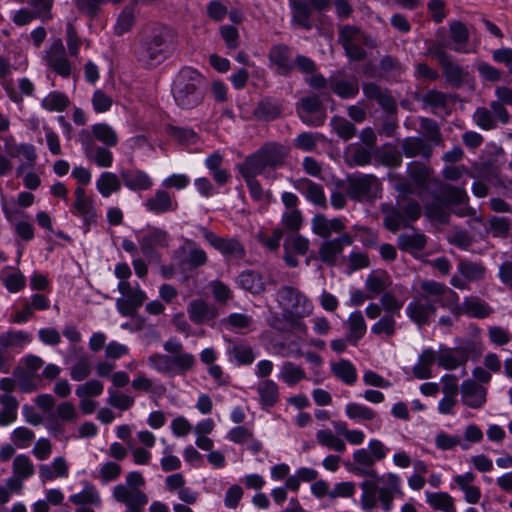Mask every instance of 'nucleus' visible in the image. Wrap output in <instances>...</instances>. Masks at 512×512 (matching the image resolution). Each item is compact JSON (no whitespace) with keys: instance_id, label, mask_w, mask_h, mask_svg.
<instances>
[{"instance_id":"nucleus-1","label":"nucleus","mask_w":512,"mask_h":512,"mask_svg":"<svg viewBox=\"0 0 512 512\" xmlns=\"http://www.w3.org/2000/svg\"><path fill=\"white\" fill-rule=\"evenodd\" d=\"M172 96L182 109H193L204 99V78L192 67L182 68L172 83Z\"/></svg>"},{"instance_id":"nucleus-2","label":"nucleus","mask_w":512,"mask_h":512,"mask_svg":"<svg viewBox=\"0 0 512 512\" xmlns=\"http://www.w3.org/2000/svg\"><path fill=\"white\" fill-rule=\"evenodd\" d=\"M287 155L288 150L284 145L278 143H267L255 153L247 156L245 160L238 165V169H243L258 175H264L267 171L274 170L282 166Z\"/></svg>"},{"instance_id":"nucleus-3","label":"nucleus","mask_w":512,"mask_h":512,"mask_svg":"<svg viewBox=\"0 0 512 512\" xmlns=\"http://www.w3.org/2000/svg\"><path fill=\"white\" fill-rule=\"evenodd\" d=\"M389 453V448L377 438H371L366 448L356 449L353 454V472L358 476L378 479L375 469L377 462L383 461Z\"/></svg>"},{"instance_id":"nucleus-4","label":"nucleus","mask_w":512,"mask_h":512,"mask_svg":"<svg viewBox=\"0 0 512 512\" xmlns=\"http://www.w3.org/2000/svg\"><path fill=\"white\" fill-rule=\"evenodd\" d=\"M276 300L288 322L301 320L313 311L312 302L303 292L292 286L281 287L277 291Z\"/></svg>"},{"instance_id":"nucleus-5","label":"nucleus","mask_w":512,"mask_h":512,"mask_svg":"<svg viewBox=\"0 0 512 512\" xmlns=\"http://www.w3.org/2000/svg\"><path fill=\"white\" fill-rule=\"evenodd\" d=\"M148 363L158 373L184 376L193 370L196 358L185 351L173 355L154 353L149 356Z\"/></svg>"},{"instance_id":"nucleus-6","label":"nucleus","mask_w":512,"mask_h":512,"mask_svg":"<svg viewBox=\"0 0 512 512\" xmlns=\"http://www.w3.org/2000/svg\"><path fill=\"white\" fill-rule=\"evenodd\" d=\"M382 186L371 174H353L347 177L346 194L358 202L371 201L381 197Z\"/></svg>"},{"instance_id":"nucleus-7","label":"nucleus","mask_w":512,"mask_h":512,"mask_svg":"<svg viewBox=\"0 0 512 512\" xmlns=\"http://www.w3.org/2000/svg\"><path fill=\"white\" fill-rule=\"evenodd\" d=\"M77 141L81 145L82 152L90 163L100 168H110L114 161L111 147L99 145L90 138L87 129H81L77 134Z\"/></svg>"},{"instance_id":"nucleus-8","label":"nucleus","mask_w":512,"mask_h":512,"mask_svg":"<svg viewBox=\"0 0 512 512\" xmlns=\"http://www.w3.org/2000/svg\"><path fill=\"white\" fill-rule=\"evenodd\" d=\"M168 55V46L164 35L156 32L146 38L137 51V59L143 65L156 66L163 62Z\"/></svg>"},{"instance_id":"nucleus-9","label":"nucleus","mask_w":512,"mask_h":512,"mask_svg":"<svg viewBox=\"0 0 512 512\" xmlns=\"http://www.w3.org/2000/svg\"><path fill=\"white\" fill-rule=\"evenodd\" d=\"M457 272L450 284L460 290L469 289L468 282H480L486 276V267L481 262H475L467 259H460L457 264Z\"/></svg>"},{"instance_id":"nucleus-10","label":"nucleus","mask_w":512,"mask_h":512,"mask_svg":"<svg viewBox=\"0 0 512 512\" xmlns=\"http://www.w3.org/2000/svg\"><path fill=\"white\" fill-rule=\"evenodd\" d=\"M170 241L169 233L158 227H148L138 240L141 252L147 259L158 258V250L167 248Z\"/></svg>"},{"instance_id":"nucleus-11","label":"nucleus","mask_w":512,"mask_h":512,"mask_svg":"<svg viewBox=\"0 0 512 512\" xmlns=\"http://www.w3.org/2000/svg\"><path fill=\"white\" fill-rule=\"evenodd\" d=\"M201 233L206 242L223 256L234 259H243L246 255L244 245L235 237H221L202 227Z\"/></svg>"},{"instance_id":"nucleus-12","label":"nucleus","mask_w":512,"mask_h":512,"mask_svg":"<svg viewBox=\"0 0 512 512\" xmlns=\"http://www.w3.org/2000/svg\"><path fill=\"white\" fill-rule=\"evenodd\" d=\"M339 41L350 59L359 61L365 58L364 46L367 45V38L358 28L343 27L340 30Z\"/></svg>"},{"instance_id":"nucleus-13","label":"nucleus","mask_w":512,"mask_h":512,"mask_svg":"<svg viewBox=\"0 0 512 512\" xmlns=\"http://www.w3.org/2000/svg\"><path fill=\"white\" fill-rule=\"evenodd\" d=\"M113 498L125 505V512H144L148 496L139 488L118 484L113 488Z\"/></svg>"},{"instance_id":"nucleus-14","label":"nucleus","mask_w":512,"mask_h":512,"mask_svg":"<svg viewBox=\"0 0 512 512\" xmlns=\"http://www.w3.org/2000/svg\"><path fill=\"white\" fill-rule=\"evenodd\" d=\"M75 200L71 207L72 215L80 218L83 222L85 230L96 223L97 213L94 207L93 199L86 194L82 186H78L74 190Z\"/></svg>"},{"instance_id":"nucleus-15","label":"nucleus","mask_w":512,"mask_h":512,"mask_svg":"<svg viewBox=\"0 0 512 512\" xmlns=\"http://www.w3.org/2000/svg\"><path fill=\"white\" fill-rule=\"evenodd\" d=\"M174 258L178 260L180 266H189L190 268H198L204 266L208 262V256L195 241L184 239L183 244L174 252Z\"/></svg>"},{"instance_id":"nucleus-16","label":"nucleus","mask_w":512,"mask_h":512,"mask_svg":"<svg viewBox=\"0 0 512 512\" xmlns=\"http://www.w3.org/2000/svg\"><path fill=\"white\" fill-rule=\"evenodd\" d=\"M344 411L346 417L354 422H367L366 428L372 433L382 428V420L378 413L365 404L349 402L345 405Z\"/></svg>"},{"instance_id":"nucleus-17","label":"nucleus","mask_w":512,"mask_h":512,"mask_svg":"<svg viewBox=\"0 0 512 512\" xmlns=\"http://www.w3.org/2000/svg\"><path fill=\"white\" fill-rule=\"evenodd\" d=\"M300 119L309 126L318 127L324 124L326 110L317 96H307L297 104Z\"/></svg>"},{"instance_id":"nucleus-18","label":"nucleus","mask_w":512,"mask_h":512,"mask_svg":"<svg viewBox=\"0 0 512 512\" xmlns=\"http://www.w3.org/2000/svg\"><path fill=\"white\" fill-rule=\"evenodd\" d=\"M421 290L423 292L421 297H427L432 300L434 305L440 304L442 307L449 309L459 300V296L454 290L436 281H423Z\"/></svg>"},{"instance_id":"nucleus-19","label":"nucleus","mask_w":512,"mask_h":512,"mask_svg":"<svg viewBox=\"0 0 512 512\" xmlns=\"http://www.w3.org/2000/svg\"><path fill=\"white\" fill-rule=\"evenodd\" d=\"M44 62L62 78H69L72 75V64L65 53L63 43L60 39L52 43L44 56Z\"/></svg>"},{"instance_id":"nucleus-20","label":"nucleus","mask_w":512,"mask_h":512,"mask_svg":"<svg viewBox=\"0 0 512 512\" xmlns=\"http://www.w3.org/2000/svg\"><path fill=\"white\" fill-rule=\"evenodd\" d=\"M408 318L419 327L429 325L436 315V307L427 297H415L406 307Z\"/></svg>"},{"instance_id":"nucleus-21","label":"nucleus","mask_w":512,"mask_h":512,"mask_svg":"<svg viewBox=\"0 0 512 512\" xmlns=\"http://www.w3.org/2000/svg\"><path fill=\"white\" fill-rule=\"evenodd\" d=\"M450 310L455 315H466L477 319L487 318L493 313L492 307L476 296L465 297L461 304L456 302Z\"/></svg>"},{"instance_id":"nucleus-22","label":"nucleus","mask_w":512,"mask_h":512,"mask_svg":"<svg viewBox=\"0 0 512 512\" xmlns=\"http://www.w3.org/2000/svg\"><path fill=\"white\" fill-rule=\"evenodd\" d=\"M65 363H71L69 375L72 380L80 382L87 379L92 371L91 360L81 348L72 347Z\"/></svg>"},{"instance_id":"nucleus-23","label":"nucleus","mask_w":512,"mask_h":512,"mask_svg":"<svg viewBox=\"0 0 512 512\" xmlns=\"http://www.w3.org/2000/svg\"><path fill=\"white\" fill-rule=\"evenodd\" d=\"M120 178L123 185L133 192L148 191L154 185L152 177L146 171L136 167L122 169L120 171Z\"/></svg>"},{"instance_id":"nucleus-24","label":"nucleus","mask_w":512,"mask_h":512,"mask_svg":"<svg viewBox=\"0 0 512 512\" xmlns=\"http://www.w3.org/2000/svg\"><path fill=\"white\" fill-rule=\"evenodd\" d=\"M352 243L353 237L347 233H342L339 237L326 240L320 246L319 258L327 265H334L344 247L350 246Z\"/></svg>"},{"instance_id":"nucleus-25","label":"nucleus","mask_w":512,"mask_h":512,"mask_svg":"<svg viewBox=\"0 0 512 512\" xmlns=\"http://www.w3.org/2000/svg\"><path fill=\"white\" fill-rule=\"evenodd\" d=\"M143 206L146 211L155 215H161L177 210L178 202L165 189H157L151 197L145 200Z\"/></svg>"},{"instance_id":"nucleus-26","label":"nucleus","mask_w":512,"mask_h":512,"mask_svg":"<svg viewBox=\"0 0 512 512\" xmlns=\"http://www.w3.org/2000/svg\"><path fill=\"white\" fill-rule=\"evenodd\" d=\"M460 393L462 403L472 409H479L486 403L487 390L475 380H464L460 386Z\"/></svg>"},{"instance_id":"nucleus-27","label":"nucleus","mask_w":512,"mask_h":512,"mask_svg":"<svg viewBox=\"0 0 512 512\" xmlns=\"http://www.w3.org/2000/svg\"><path fill=\"white\" fill-rule=\"evenodd\" d=\"M385 486L380 487L377 491L382 509L389 512L393 508V499L395 496H402L401 478L395 473H387L383 476Z\"/></svg>"},{"instance_id":"nucleus-28","label":"nucleus","mask_w":512,"mask_h":512,"mask_svg":"<svg viewBox=\"0 0 512 512\" xmlns=\"http://www.w3.org/2000/svg\"><path fill=\"white\" fill-rule=\"evenodd\" d=\"M268 58L270 64L275 67V72L279 75L287 76L293 70L292 54L287 45L277 44L272 46Z\"/></svg>"},{"instance_id":"nucleus-29","label":"nucleus","mask_w":512,"mask_h":512,"mask_svg":"<svg viewBox=\"0 0 512 512\" xmlns=\"http://www.w3.org/2000/svg\"><path fill=\"white\" fill-rule=\"evenodd\" d=\"M329 87L334 94L342 99H351L359 93V82L356 77L345 78L340 72L329 77Z\"/></svg>"},{"instance_id":"nucleus-30","label":"nucleus","mask_w":512,"mask_h":512,"mask_svg":"<svg viewBox=\"0 0 512 512\" xmlns=\"http://www.w3.org/2000/svg\"><path fill=\"white\" fill-rule=\"evenodd\" d=\"M146 299L147 295L145 291L140 288L139 284H136L134 290L127 297L117 299L116 307L122 316L132 317Z\"/></svg>"},{"instance_id":"nucleus-31","label":"nucleus","mask_w":512,"mask_h":512,"mask_svg":"<svg viewBox=\"0 0 512 512\" xmlns=\"http://www.w3.org/2000/svg\"><path fill=\"white\" fill-rule=\"evenodd\" d=\"M294 186L309 202L323 209L327 208L325 192L321 185L304 178L297 180Z\"/></svg>"},{"instance_id":"nucleus-32","label":"nucleus","mask_w":512,"mask_h":512,"mask_svg":"<svg viewBox=\"0 0 512 512\" xmlns=\"http://www.w3.org/2000/svg\"><path fill=\"white\" fill-rule=\"evenodd\" d=\"M312 231L322 238H328L332 233H341L346 225L341 218L327 219L323 214H316L311 220Z\"/></svg>"},{"instance_id":"nucleus-33","label":"nucleus","mask_w":512,"mask_h":512,"mask_svg":"<svg viewBox=\"0 0 512 512\" xmlns=\"http://www.w3.org/2000/svg\"><path fill=\"white\" fill-rule=\"evenodd\" d=\"M93 141L99 142L106 147H116L119 143L117 131L106 122H98L86 128Z\"/></svg>"},{"instance_id":"nucleus-34","label":"nucleus","mask_w":512,"mask_h":512,"mask_svg":"<svg viewBox=\"0 0 512 512\" xmlns=\"http://www.w3.org/2000/svg\"><path fill=\"white\" fill-rule=\"evenodd\" d=\"M475 479L476 475L473 472L459 474L453 478V482L463 492L464 500L468 504H477L481 499V489L473 484Z\"/></svg>"},{"instance_id":"nucleus-35","label":"nucleus","mask_w":512,"mask_h":512,"mask_svg":"<svg viewBox=\"0 0 512 512\" xmlns=\"http://www.w3.org/2000/svg\"><path fill=\"white\" fill-rule=\"evenodd\" d=\"M438 185L432 196L436 200H441L447 206L452 204H461L467 200L466 191L463 188L455 187L450 184L437 181Z\"/></svg>"},{"instance_id":"nucleus-36","label":"nucleus","mask_w":512,"mask_h":512,"mask_svg":"<svg viewBox=\"0 0 512 512\" xmlns=\"http://www.w3.org/2000/svg\"><path fill=\"white\" fill-rule=\"evenodd\" d=\"M256 390L262 409L267 410L274 407L280 399L279 386L271 379L260 381L257 384Z\"/></svg>"},{"instance_id":"nucleus-37","label":"nucleus","mask_w":512,"mask_h":512,"mask_svg":"<svg viewBox=\"0 0 512 512\" xmlns=\"http://www.w3.org/2000/svg\"><path fill=\"white\" fill-rule=\"evenodd\" d=\"M291 9V22L306 30L312 28L310 17L313 8L305 0H288Z\"/></svg>"},{"instance_id":"nucleus-38","label":"nucleus","mask_w":512,"mask_h":512,"mask_svg":"<svg viewBox=\"0 0 512 512\" xmlns=\"http://www.w3.org/2000/svg\"><path fill=\"white\" fill-rule=\"evenodd\" d=\"M39 479L45 483L57 478H66L69 474V467L63 457H56L51 464H42L38 468Z\"/></svg>"},{"instance_id":"nucleus-39","label":"nucleus","mask_w":512,"mask_h":512,"mask_svg":"<svg viewBox=\"0 0 512 512\" xmlns=\"http://www.w3.org/2000/svg\"><path fill=\"white\" fill-rule=\"evenodd\" d=\"M437 363V353L432 348L424 349L412 368L413 375L420 380L432 377V367Z\"/></svg>"},{"instance_id":"nucleus-40","label":"nucleus","mask_w":512,"mask_h":512,"mask_svg":"<svg viewBox=\"0 0 512 512\" xmlns=\"http://www.w3.org/2000/svg\"><path fill=\"white\" fill-rule=\"evenodd\" d=\"M403 154L407 158L421 156L429 159L432 155V146L419 137H407L401 143Z\"/></svg>"},{"instance_id":"nucleus-41","label":"nucleus","mask_w":512,"mask_h":512,"mask_svg":"<svg viewBox=\"0 0 512 512\" xmlns=\"http://www.w3.org/2000/svg\"><path fill=\"white\" fill-rule=\"evenodd\" d=\"M236 283L239 287L254 295L261 294L266 289L262 275L254 270L242 271L238 275Z\"/></svg>"},{"instance_id":"nucleus-42","label":"nucleus","mask_w":512,"mask_h":512,"mask_svg":"<svg viewBox=\"0 0 512 512\" xmlns=\"http://www.w3.org/2000/svg\"><path fill=\"white\" fill-rule=\"evenodd\" d=\"M381 212L384 215L383 224L389 231L394 233L400 228L410 227L399 206L385 203L381 205Z\"/></svg>"},{"instance_id":"nucleus-43","label":"nucleus","mask_w":512,"mask_h":512,"mask_svg":"<svg viewBox=\"0 0 512 512\" xmlns=\"http://www.w3.org/2000/svg\"><path fill=\"white\" fill-rule=\"evenodd\" d=\"M95 185L99 194L104 198H108L113 193H118L121 190L122 180L120 174L117 175L113 172L105 171L99 175Z\"/></svg>"},{"instance_id":"nucleus-44","label":"nucleus","mask_w":512,"mask_h":512,"mask_svg":"<svg viewBox=\"0 0 512 512\" xmlns=\"http://www.w3.org/2000/svg\"><path fill=\"white\" fill-rule=\"evenodd\" d=\"M330 367L332 374L344 384L352 386L356 383L357 369L350 360L340 359L337 362H332Z\"/></svg>"},{"instance_id":"nucleus-45","label":"nucleus","mask_w":512,"mask_h":512,"mask_svg":"<svg viewBox=\"0 0 512 512\" xmlns=\"http://www.w3.org/2000/svg\"><path fill=\"white\" fill-rule=\"evenodd\" d=\"M426 503L436 511L457 512L454 498L447 492H425Z\"/></svg>"},{"instance_id":"nucleus-46","label":"nucleus","mask_w":512,"mask_h":512,"mask_svg":"<svg viewBox=\"0 0 512 512\" xmlns=\"http://www.w3.org/2000/svg\"><path fill=\"white\" fill-rule=\"evenodd\" d=\"M441 68L447 82L451 85L460 86L472 80L469 71L451 59L441 66Z\"/></svg>"},{"instance_id":"nucleus-47","label":"nucleus","mask_w":512,"mask_h":512,"mask_svg":"<svg viewBox=\"0 0 512 512\" xmlns=\"http://www.w3.org/2000/svg\"><path fill=\"white\" fill-rule=\"evenodd\" d=\"M347 328V340L356 345L357 342L365 336L367 331V325L361 311L357 310L349 315Z\"/></svg>"},{"instance_id":"nucleus-48","label":"nucleus","mask_w":512,"mask_h":512,"mask_svg":"<svg viewBox=\"0 0 512 512\" xmlns=\"http://www.w3.org/2000/svg\"><path fill=\"white\" fill-rule=\"evenodd\" d=\"M437 353V364L445 370H456L464 366L463 357H461L455 348L441 345Z\"/></svg>"},{"instance_id":"nucleus-49","label":"nucleus","mask_w":512,"mask_h":512,"mask_svg":"<svg viewBox=\"0 0 512 512\" xmlns=\"http://www.w3.org/2000/svg\"><path fill=\"white\" fill-rule=\"evenodd\" d=\"M449 32L451 40L454 43L452 49L458 53H469L470 50L466 48V43L469 40L467 26L461 21H453L449 24Z\"/></svg>"},{"instance_id":"nucleus-50","label":"nucleus","mask_w":512,"mask_h":512,"mask_svg":"<svg viewBox=\"0 0 512 512\" xmlns=\"http://www.w3.org/2000/svg\"><path fill=\"white\" fill-rule=\"evenodd\" d=\"M305 370L291 361L284 362L279 371L278 378L286 385L292 387L306 379Z\"/></svg>"},{"instance_id":"nucleus-51","label":"nucleus","mask_w":512,"mask_h":512,"mask_svg":"<svg viewBox=\"0 0 512 512\" xmlns=\"http://www.w3.org/2000/svg\"><path fill=\"white\" fill-rule=\"evenodd\" d=\"M10 74L11 64L9 59L0 55V85L13 102L19 103L21 102V95L16 91L13 80L9 78Z\"/></svg>"},{"instance_id":"nucleus-52","label":"nucleus","mask_w":512,"mask_h":512,"mask_svg":"<svg viewBox=\"0 0 512 512\" xmlns=\"http://www.w3.org/2000/svg\"><path fill=\"white\" fill-rule=\"evenodd\" d=\"M187 313L190 320L198 325L214 317L213 309L202 299L192 300L187 307Z\"/></svg>"},{"instance_id":"nucleus-53","label":"nucleus","mask_w":512,"mask_h":512,"mask_svg":"<svg viewBox=\"0 0 512 512\" xmlns=\"http://www.w3.org/2000/svg\"><path fill=\"white\" fill-rule=\"evenodd\" d=\"M407 173L417 187L426 189L431 181L433 171L429 166L414 161L408 164Z\"/></svg>"},{"instance_id":"nucleus-54","label":"nucleus","mask_w":512,"mask_h":512,"mask_svg":"<svg viewBox=\"0 0 512 512\" xmlns=\"http://www.w3.org/2000/svg\"><path fill=\"white\" fill-rule=\"evenodd\" d=\"M317 443L329 450L344 453L347 449L346 442L330 429H321L316 432Z\"/></svg>"},{"instance_id":"nucleus-55","label":"nucleus","mask_w":512,"mask_h":512,"mask_svg":"<svg viewBox=\"0 0 512 512\" xmlns=\"http://www.w3.org/2000/svg\"><path fill=\"white\" fill-rule=\"evenodd\" d=\"M281 111L282 106L277 100L265 98L258 103L254 115L259 120L272 121L280 115Z\"/></svg>"},{"instance_id":"nucleus-56","label":"nucleus","mask_w":512,"mask_h":512,"mask_svg":"<svg viewBox=\"0 0 512 512\" xmlns=\"http://www.w3.org/2000/svg\"><path fill=\"white\" fill-rule=\"evenodd\" d=\"M396 332V317L390 314H385L371 326V333L385 340L393 337Z\"/></svg>"},{"instance_id":"nucleus-57","label":"nucleus","mask_w":512,"mask_h":512,"mask_svg":"<svg viewBox=\"0 0 512 512\" xmlns=\"http://www.w3.org/2000/svg\"><path fill=\"white\" fill-rule=\"evenodd\" d=\"M69 105V97L60 91H51L41 101L43 109L49 112H63Z\"/></svg>"},{"instance_id":"nucleus-58","label":"nucleus","mask_w":512,"mask_h":512,"mask_svg":"<svg viewBox=\"0 0 512 512\" xmlns=\"http://www.w3.org/2000/svg\"><path fill=\"white\" fill-rule=\"evenodd\" d=\"M365 285L374 297L385 292L391 285V278L385 271H373L368 275Z\"/></svg>"},{"instance_id":"nucleus-59","label":"nucleus","mask_w":512,"mask_h":512,"mask_svg":"<svg viewBox=\"0 0 512 512\" xmlns=\"http://www.w3.org/2000/svg\"><path fill=\"white\" fill-rule=\"evenodd\" d=\"M427 238L424 234H401L398 237V246L401 250L408 253H416L423 250L426 246Z\"/></svg>"},{"instance_id":"nucleus-60","label":"nucleus","mask_w":512,"mask_h":512,"mask_svg":"<svg viewBox=\"0 0 512 512\" xmlns=\"http://www.w3.org/2000/svg\"><path fill=\"white\" fill-rule=\"evenodd\" d=\"M25 368L18 366L14 369L13 375L23 392L32 391V355L24 358Z\"/></svg>"},{"instance_id":"nucleus-61","label":"nucleus","mask_w":512,"mask_h":512,"mask_svg":"<svg viewBox=\"0 0 512 512\" xmlns=\"http://www.w3.org/2000/svg\"><path fill=\"white\" fill-rule=\"evenodd\" d=\"M69 500L75 505H95L101 503V498L97 489L91 484H85L83 490L79 493L73 494Z\"/></svg>"},{"instance_id":"nucleus-62","label":"nucleus","mask_w":512,"mask_h":512,"mask_svg":"<svg viewBox=\"0 0 512 512\" xmlns=\"http://www.w3.org/2000/svg\"><path fill=\"white\" fill-rule=\"evenodd\" d=\"M2 410L0 412V425L6 426L14 422L17 418L18 402L10 394H4L0 398Z\"/></svg>"},{"instance_id":"nucleus-63","label":"nucleus","mask_w":512,"mask_h":512,"mask_svg":"<svg viewBox=\"0 0 512 512\" xmlns=\"http://www.w3.org/2000/svg\"><path fill=\"white\" fill-rule=\"evenodd\" d=\"M30 343V335L21 331H8L0 335V345L4 348L22 349Z\"/></svg>"},{"instance_id":"nucleus-64","label":"nucleus","mask_w":512,"mask_h":512,"mask_svg":"<svg viewBox=\"0 0 512 512\" xmlns=\"http://www.w3.org/2000/svg\"><path fill=\"white\" fill-rule=\"evenodd\" d=\"M425 216L439 223H447L449 220L448 206L441 200H436L425 204Z\"/></svg>"}]
</instances>
